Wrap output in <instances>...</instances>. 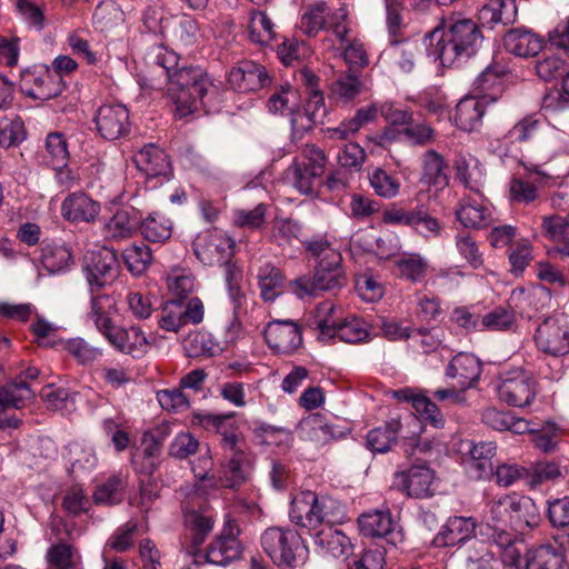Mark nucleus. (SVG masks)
Instances as JSON below:
<instances>
[{"mask_svg":"<svg viewBox=\"0 0 569 569\" xmlns=\"http://www.w3.org/2000/svg\"><path fill=\"white\" fill-rule=\"evenodd\" d=\"M497 393L509 406L523 408L530 406L537 396V381L523 369H513L500 376Z\"/></svg>","mask_w":569,"mask_h":569,"instance_id":"0eeeda50","label":"nucleus"},{"mask_svg":"<svg viewBox=\"0 0 569 569\" xmlns=\"http://www.w3.org/2000/svg\"><path fill=\"white\" fill-rule=\"evenodd\" d=\"M213 517L208 510H189L183 516V540L187 555L192 557L213 528Z\"/></svg>","mask_w":569,"mask_h":569,"instance_id":"f3484780","label":"nucleus"},{"mask_svg":"<svg viewBox=\"0 0 569 569\" xmlns=\"http://www.w3.org/2000/svg\"><path fill=\"white\" fill-rule=\"evenodd\" d=\"M48 569H82L79 549L71 542L59 540L46 552Z\"/></svg>","mask_w":569,"mask_h":569,"instance_id":"e433bc0d","label":"nucleus"},{"mask_svg":"<svg viewBox=\"0 0 569 569\" xmlns=\"http://www.w3.org/2000/svg\"><path fill=\"white\" fill-rule=\"evenodd\" d=\"M250 39L267 44L274 38V24L263 11H252L248 24Z\"/></svg>","mask_w":569,"mask_h":569,"instance_id":"4d7b16f0","label":"nucleus"},{"mask_svg":"<svg viewBox=\"0 0 569 569\" xmlns=\"http://www.w3.org/2000/svg\"><path fill=\"white\" fill-rule=\"evenodd\" d=\"M490 517L493 528H511L520 532L537 527L541 520L540 510L535 501L516 492L492 501Z\"/></svg>","mask_w":569,"mask_h":569,"instance_id":"f03ea898","label":"nucleus"},{"mask_svg":"<svg viewBox=\"0 0 569 569\" xmlns=\"http://www.w3.org/2000/svg\"><path fill=\"white\" fill-rule=\"evenodd\" d=\"M457 178L470 190L478 192L481 188V171L473 158L457 157L455 160Z\"/></svg>","mask_w":569,"mask_h":569,"instance_id":"13d9d810","label":"nucleus"},{"mask_svg":"<svg viewBox=\"0 0 569 569\" xmlns=\"http://www.w3.org/2000/svg\"><path fill=\"white\" fill-rule=\"evenodd\" d=\"M337 308L331 301H323L313 310L309 326L319 331V339H335V329L340 320L336 317Z\"/></svg>","mask_w":569,"mask_h":569,"instance_id":"79ce46f5","label":"nucleus"},{"mask_svg":"<svg viewBox=\"0 0 569 569\" xmlns=\"http://www.w3.org/2000/svg\"><path fill=\"white\" fill-rule=\"evenodd\" d=\"M240 555L241 549L238 540H228L219 536L206 552L198 550L191 558L196 565L209 562L217 566H227L238 559Z\"/></svg>","mask_w":569,"mask_h":569,"instance_id":"7c9ffc66","label":"nucleus"},{"mask_svg":"<svg viewBox=\"0 0 569 569\" xmlns=\"http://www.w3.org/2000/svg\"><path fill=\"white\" fill-rule=\"evenodd\" d=\"M476 530L472 518L452 517L433 538L432 543L437 548L453 547L470 539Z\"/></svg>","mask_w":569,"mask_h":569,"instance_id":"c85d7f7f","label":"nucleus"},{"mask_svg":"<svg viewBox=\"0 0 569 569\" xmlns=\"http://www.w3.org/2000/svg\"><path fill=\"white\" fill-rule=\"evenodd\" d=\"M380 108L376 103L360 108L350 119L342 121L338 127L327 130L328 137L331 139L345 140L357 133L365 126L377 119Z\"/></svg>","mask_w":569,"mask_h":569,"instance_id":"4c0bfd02","label":"nucleus"},{"mask_svg":"<svg viewBox=\"0 0 569 569\" xmlns=\"http://www.w3.org/2000/svg\"><path fill=\"white\" fill-rule=\"evenodd\" d=\"M417 51L418 44L416 42L403 41L400 43L398 40H391L390 47L386 50V54L401 71L410 72L415 67Z\"/></svg>","mask_w":569,"mask_h":569,"instance_id":"5fc2aeb1","label":"nucleus"},{"mask_svg":"<svg viewBox=\"0 0 569 569\" xmlns=\"http://www.w3.org/2000/svg\"><path fill=\"white\" fill-rule=\"evenodd\" d=\"M541 227L546 237L558 242L555 251L562 257H569V214L546 216Z\"/></svg>","mask_w":569,"mask_h":569,"instance_id":"a19ab883","label":"nucleus"},{"mask_svg":"<svg viewBox=\"0 0 569 569\" xmlns=\"http://www.w3.org/2000/svg\"><path fill=\"white\" fill-rule=\"evenodd\" d=\"M168 429V425H162L154 433H144L141 446L132 450L131 465L138 473L151 476L156 471L161 452V439Z\"/></svg>","mask_w":569,"mask_h":569,"instance_id":"dca6fc26","label":"nucleus"},{"mask_svg":"<svg viewBox=\"0 0 569 569\" xmlns=\"http://www.w3.org/2000/svg\"><path fill=\"white\" fill-rule=\"evenodd\" d=\"M458 451L461 465L470 479L486 480L491 478L492 458L497 453L496 442L463 440L459 443Z\"/></svg>","mask_w":569,"mask_h":569,"instance_id":"6e6552de","label":"nucleus"},{"mask_svg":"<svg viewBox=\"0 0 569 569\" xmlns=\"http://www.w3.org/2000/svg\"><path fill=\"white\" fill-rule=\"evenodd\" d=\"M141 233L150 242H164L173 231V223L164 216L150 214L144 221L141 220Z\"/></svg>","mask_w":569,"mask_h":569,"instance_id":"864d4df0","label":"nucleus"},{"mask_svg":"<svg viewBox=\"0 0 569 569\" xmlns=\"http://www.w3.org/2000/svg\"><path fill=\"white\" fill-rule=\"evenodd\" d=\"M21 89L36 100L47 101L58 97L63 86L48 68H40L38 71H27L22 74Z\"/></svg>","mask_w":569,"mask_h":569,"instance_id":"a211bd4d","label":"nucleus"},{"mask_svg":"<svg viewBox=\"0 0 569 569\" xmlns=\"http://www.w3.org/2000/svg\"><path fill=\"white\" fill-rule=\"evenodd\" d=\"M566 558L560 550L552 543L540 545L526 556V566L523 569H563Z\"/></svg>","mask_w":569,"mask_h":569,"instance_id":"ea45409f","label":"nucleus"},{"mask_svg":"<svg viewBox=\"0 0 569 569\" xmlns=\"http://www.w3.org/2000/svg\"><path fill=\"white\" fill-rule=\"evenodd\" d=\"M100 203L84 192L70 193L61 204L62 217L70 222H93L100 213Z\"/></svg>","mask_w":569,"mask_h":569,"instance_id":"bb28decb","label":"nucleus"},{"mask_svg":"<svg viewBox=\"0 0 569 569\" xmlns=\"http://www.w3.org/2000/svg\"><path fill=\"white\" fill-rule=\"evenodd\" d=\"M358 525L360 532L366 537L383 538L393 547L403 541L402 530L388 509L361 515Z\"/></svg>","mask_w":569,"mask_h":569,"instance_id":"ddd939ff","label":"nucleus"},{"mask_svg":"<svg viewBox=\"0 0 569 569\" xmlns=\"http://www.w3.org/2000/svg\"><path fill=\"white\" fill-rule=\"evenodd\" d=\"M541 122L531 117H525L519 120L502 139L490 142V150L500 158L508 156L509 143L518 141L526 142L531 140L539 131Z\"/></svg>","mask_w":569,"mask_h":569,"instance_id":"c756f323","label":"nucleus"},{"mask_svg":"<svg viewBox=\"0 0 569 569\" xmlns=\"http://www.w3.org/2000/svg\"><path fill=\"white\" fill-rule=\"evenodd\" d=\"M191 471L198 482L194 485L196 493L199 496H207L209 490L216 487L214 477H208V472L212 467V460L207 455H202L197 460L190 461Z\"/></svg>","mask_w":569,"mask_h":569,"instance_id":"680f3d73","label":"nucleus"},{"mask_svg":"<svg viewBox=\"0 0 569 569\" xmlns=\"http://www.w3.org/2000/svg\"><path fill=\"white\" fill-rule=\"evenodd\" d=\"M267 82L268 76L264 68L251 60L241 61L228 74L230 87L240 92L256 91Z\"/></svg>","mask_w":569,"mask_h":569,"instance_id":"4be33fe9","label":"nucleus"},{"mask_svg":"<svg viewBox=\"0 0 569 569\" xmlns=\"http://www.w3.org/2000/svg\"><path fill=\"white\" fill-rule=\"evenodd\" d=\"M400 429L401 422L398 419H391L385 426L373 428L367 435L368 449L380 453L389 451L396 443Z\"/></svg>","mask_w":569,"mask_h":569,"instance_id":"37998d69","label":"nucleus"},{"mask_svg":"<svg viewBox=\"0 0 569 569\" xmlns=\"http://www.w3.org/2000/svg\"><path fill=\"white\" fill-rule=\"evenodd\" d=\"M396 273L412 283L421 282L428 274L429 261L417 252H406L395 258Z\"/></svg>","mask_w":569,"mask_h":569,"instance_id":"58836bf2","label":"nucleus"},{"mask_svg":"<svg viewBox=\"0 0 569 569\" xmlns=\"http://www.w3.org/2000/svg\"><path fill=\"white\" fill-rule=\"evenodd\" d=\"M258 284L264 301H273L282 292L283 276L273 264L266 263L259 268Z\"/></svg>","mask_w":569,"mask_h":569,"instance_id":"49530a36","label":"nucleus"},{"mask_svg":"<svg viewBox=\"0 0 569 569\" xmlns=\"http://www.w3.org/2000/svg\"><path fill=\"white\" fill-rule=\"evenodd\" d=\"M526 178L513 177L509 182V198L512 202L530 204L538 198V187L558 183L557 176L546 171L541 164L526 163Z\"/></svg>","mask_w":569,"mask_h":569,"instance_id":"1a4fd4ad","label":"nucleus"},{"mask_svg":"<svg viewBox=\"0 0 569 569\" xmlns=\"http://www.w3.org/2000/svg\"><path fill=\"white\" fill-rule=\"evenodd\" d=\"M234 413L228 415H211L203 412H193L191 417V425L201 426L208 430H214L221 436V446L223 450L234 451L241 448V438L238 432L237 425L231 421Z\"/></svg>","mask_w":569,"mask_h":569,"instance_id":"2eb2a0df","label":"nucleus"},{"mask_svg":"<svg viewBox=\"0 0 569 569\" xmlns=\"http://www.w3.org/2000/svg\"><path fill=\"white\" fill-rule=\"evenodd\" d=\"M369 181L375 192L382 198L391 199L399 193V180L381 168L373 169L369 174Z\"/></svg>","mask_w":569,"mask_h":569,"instance_id":"e2e57ef3","label":"nucleus"},{"mask_svg":"<svg viewBox=\"0 0 569 569\" xmlns=\"http://www.w3.org/2000/svg\"><path fill=\"white\" fill-rule=\"evenodd\" d=\"M361 86L358 77L340 74L330 86L329 98L337 104H348L360 93Z\"/></svg>","mask_w":569,"mask_h":569,"instance_id":"de8ad7c7","label":"nucleus"},{"mask_svg":"<svg viewBox=\"0 0 569 569\" xmlns=\"http://www.w3.org/2000/svg\"><path fill=\"white\" fill-rule=\"evenodd\" d=\"M98 133L106 140H117L130 132V114L124 104L104 103L93 118Z\"/></svg>","mask_w":569,"mask_h":569,"instance_id":"f8f14e48","label":"nucleus"},{"mask_svg":"<svg viewBox=\"0 0 569 569\" xmlns=\"http://www.w3.org/2000/svg\"><path fill=\"white\" fill-rule=\"evenodd\" d=\"M122 259L128 271L134 277H140L150 267L152 253L147 244L133 243L123 250Z\"/></svg>","mask_w":569,"mask_h":569,"instance_id":"09e8293b","label":"nucleus"},{"mask_svg":"<svg viewBox=\"0 0 569 569\" xmlns=\"http://www.w3.org/2000/svg\"><path fill=\"white\" fill-rule=\"evenodd\" d=\"M264 340L276 353L291 355L302 345V332L292 320H271L263 331Z\"/></svg>","mask_w":569,"mask_h":569,"instance_id":"4468645a","label":"nucleus"},{"mask_svg":"<svg viewBox=\"0 0 569 569\" xmlns=\"http://www.w3.org/2000/svg\"><path fill=\"white\" fill-rule=\"evenodd\" d=\"M297 431L301 439L317 445L328 443L336 438L335 427L319 412L303 417L297 426Z\"/></svg>","mask_w":569,"mask_h":569,"instance_id":"473e14b6","label":"nucleus"},{"mask_svg":"<svg viewBox=\"0 0 569 569\" xmlns=\"http://www.w3.org/2000/svg\"><path fill=\"white\" fill-rule=\"evenodd\" d=\"M103 336L108 341L121 352L140 357L146 353L148 341L139 327H130L128 329L117 328L113 325L107 330Z\"/></svg>","mask_w":569,"mask_h":569,"instance_id":"cd10ccee","label":"nucleus"},{"mask_svg":"<svg viewBox=\"0 0 569 569\" xmlns=\"http://www.w3.org/2000/svg\"><path fill=\"white\" fill-rule=\"evenodd\" d=\"M518 14L516 0H488L479 10V20L483 26L493 28L513 23Z\"/></svg>","mask_w":569,"mask_h":569,"instance_id":"c9c22d12","label":"nucleus"},{"mask_svg":"<svg viewBox=\"0 0 569 569\" xmlns=\"http://www.w3.org/2000/svg\"><path fill=\"white\" fill-rule=\"evenodd\" d=\"M410 228L423 238L439 237L442 230L439 220L432 217L423 206L413 209Z\"/></svg>","mask_w":569,"mask_h":569,"instance_id":"052dcab7","label":"nucleus"},{"mask_svg":"<svg viewBox=\"0 0 569 569\" xmlns=\"http://www.w3.org/2000/svg\"><path fill=\"white\" fill-rule=\"evenodd\" d=\"M327 3L319 2L308 8L300 18L299 28L309 37L318 34L327 24Z\"/></svg>","mask_w":569,"mask_h":569,"instance_id":"bf43d9fd","label":"nucleus"},{"mask_svg":"<svg viewBox=\"0 0 569 569\" xmlns=\"http://www.w3.org/2000/svg\"><path fill=\"white\" fill-rule=\"evenodd\" d=\"M261 546L277 566L298 567L303 565L309 550L301 536L291 528L271 527L261 536Z\"/></svg>","mask_w":569,"mask_h":569,"instance_id":"7ed1b4c3","label":"nucleus"},{"mask_svg":"<svg viewBox=\"0 0 569 569\" xmlns=\"http://www.w3.org/2000/svg\"><path fill=\"white\" fill-rule=\"evenodd\" d=\"M319 174H312L305 164L292 161L284 171V179L292 184L302 194H311L313 192L315 180L320 178Z\"/></svg>","mask_w":569,"mask_h":569,"instance_id":"6e6d98bb","label":"nucleus"},{"mask_svg":"<svg viewBox=\"0 0 569 569\" xmlns=\"http://www.w3.org/2000/svg\"><path fill=\"white\" fill-rule=\"evenodd\" d=\"M543 44V38L526 27L512 28L503 37L506 51L520 58L537 56Z\"/></svg>","mask_w":569,"mask_h":569,"instance_id":"412c9836","label":"nucleus"},{"mask_svg":"<svg viewBox=\"0 0 569 569\" xmlns=\"http://www.w3.org/2000/svg\"><path fill=\"white\" fill-rule=\"evenodd\" d=\"M119 268L117 252L111 248L88 251L83 258V271L91 291L111 283L117 278Z\"/></svg>","mask_w":569,"mask_h":569,"instance_id":"9d476101","label":"nucleus"},{"mask_svg":"<svg viewBox=\"0 0 569 569\" xmlns=\"http://www.w3.org/2000/svg\"><path fill=\"white\" fill-rule=\"evenodd\" d=\"M535 343L541 352L562 357L569 353V316L555 313L545 318L536 329Z\"/></svg>","mask_w":569,"mask_h":569,"instance_id":"423d86ee","label":"nucleus"},{"mask_svg":"<svg viewBox=\"0 0 569 569\" xmlns=\"http://www.w3.org/2000/svg\"><path fill=\"white\" fill-rule=\"evenodd\" d=\"M345 284L341 263L330 266L329 261L318 262L315 276L302 277L295 281V292L299 298L317 296L321 291H331Z\"/></svg>","mask_w":569,"mask_h":569,"instance_id":"9b49d317","label":"nucleus"},{"mask_svg":"<svg viewBox=\"0 0 569 569\" xmlns=\"http://www.w3.org/2000/svg\"><path fill=\"white\" fill-rule=\"evenodd\" d=\"M138 168L148 177L174 178L173 167L164 150L153 144L143 147L134 158Z\"/></svg>","mask_w":569,"mask_h":569,"instance_id":"b1692460","label":"nucleus"},{"mask_svg":"<svg viewBox=\"0 0 569 569\" xmlns=\"http://www.w3.org/2000/svg\"><path fill=\"white\" fill-rule=\"evenodd\" d=\"M433 471L425 465H416L407 471L397 472L393 486L413 498H425L432 495Z\"/></svg>","mask_w":569,"mask_h":569,"instance_id":"6ab92c4d","label":"nucleus"},{"mask_svg":"<svg viewBox=\"0 0 569 569\" xmlns=\"http://www.w3.org/2000/svg\"><path fill=\"white\" fill-rule=\"evenodd\" d=\"M495 553L492 546L485 542L475 543L467 556L468 569H493L497 563Z\"/></svg>","mask_w":569,"mask_h":569,"instance_id":"774afa93","label":"nucleus"},{"mask_svg":"<svg viewBox=\"0 0 569 569\" xmlns=\"http://www.w3.org/2000/svg\"><path fill=\"white\" fill-rule=\"evenodd\" d=\"M457 219L466 228H482L491 220V209L479 194L463 197L456 209Z\"/></svg>","mask_w":569,"mask_h":569,"instance_id":"a878e982","label":"nucleus"},{"mask_svg":"<svg viewBox=\"0 0 569 569\" xmlns=\"http://www.w3.org/2000/svg\"><path fill=\"white\" fill-rule=\"evenodd\" d=\"M367 153L358 143H347L337 154V161L341 169L349 172H359L366 161Z\"/></svg>","mask_w":569,"mask_h":569,"instance_id":"338daca9","label":"nucleus"},{"mask_svg":"<svg viewBox=\"0 0 569 569\" xmlns=\"http://www.w3.org/2000/svg\"><path fill=\"white\" fill-rule=\"evenodd\" d=\"M493 546L500 553L501 562L512 569H521L520 562L526 546L521 540L508 532L505 528H493L491 535Z\"/></svg>","mask_w":569,"mask_h":569,"instance_id":"f704fd0d","label":"nucleus"},{"mask_svg":"<svg viewBox=\"0 0 569 569\" xmlns=\"http://www.w3.org/2000/svg\"><path fill=\"white\" fill-rule=\"evenodd\" d=\"M481 40V32L472 20L450 21L443 27L436 46V54L443 66H451L473 56L480 47Z\"/></svg>","mask_w":569,"mask_h":569,"instance_id":"f257e3e1","label":"nucleus"},{"mask_svg":"<svg viewBox=\"0 0 569 569\" xmlns=\"http://www.w3.org/2000/svg\"><path fill=\"white\" fill-rule=\"evenodd\" d=\"M340 505L327 496H318L307 490L297 493L291 500L290 519L297 526L317 529L322 523L339 519Z\"/></svg>","mask_w":569,"mask_h":569,"instance_id":"20e7f679","label":"nucleus"},{"mask_svg":"<svg viewBox=\"0 0 569 569\" xmlns=\"http://www.w3.org/2000/svg\"><path fill=\"white\" fill-rule=\"evenodd\" d=\"M516 322V315L512 309L498 307L482 316L480 325L482 330L503 331L511 329Z\"/></svg>","mask_w":569,"mask_h":569,"instance_id":"69168bd1","label":"nucleus"},{"mask_svg":"<svg viewBox=\"0 0 569 569\" xmlns=\"http://www.w3.org/2000/svg\"><path fill=\"white\" fill-rule=\"evenodd\" d=\"M481 375L479 359L466 352L456 355L446 368V377L455 381V386L467 390L472 388Z\"/></svg>","mask_w":569,"mask_h":569,"instance_id":"aec40b11","label":"nucleus"},{"mask_svg":"<svg viewBox=\"0 0 569 569\" xmlns=\"http://www.w3.org/2000/svg\"><path fill=\"white\" fill-rule=\"evenodd\" d=\"M228 460L222 465V472L226 478V487L233 488L240 485L246 478L244 451L242 449L229 451Z\"/></svg>","mask_w":569,"mask_h":569,"instance_id":"0e129e2a","label":"nucleus"},{"mask_svg":"<svg viewBox=\"0 0 569 569\" xmlns=\"http://www.w3.org/2000/svg\"><path fill=\"white\" fill-rule=\"evenodd\" d=\"M487 98L468 96L456 106L455 124L465 131L478 130L485 114Z\"/></svg>","mask_w":569,"mask_h":569,"instance_id":"2f4dec72","label":"nucleus"},{"mask_svg":"<svg viewBox=\"0 0 569 569\" xmlns=\"http://www.w3.org/2000/svg\"><path fill=\"white\" fill-rule=\"evenodd\" d=\"M219 349L210 332L193 331L183 340V350L190 358L213 356Z\"/></svg>","mask_w":569,"mask_h":569,"instance_id":"3c124183","label":"nucleus"},{"mask_svg":"<svg viewBox=\"0 0 569 569\" xmlns=\"http://www.w3.org/2000/svg\"><path fill=\"white\" fill-rule=\"evenodd\" d=\"M369 337V325L358 317L346 318L335 329V338L347 343L366 342Z\"/></svg>","mask_w":569,"mask_h":569,"instance_id":"8fccbe9b","label":"nucleus"},{"mask_svg":"<svg viewBox=\"0 0 569 569\" xmlns=\"http://www.w3.org/2000/svg\"><path fill=\"white\" fill-rule=\"evenodd\" d=\"M313 546L316 552L326 558H348L352 553L350 539L330 526L315 533Z\"/></svg>","mask_w":569,"mask_h":569,"instance_id":"5701e85b","label":"nucleus"},{"mask_svg":"<svg viewBox=\"0 0 569 569\" xmlns=\"http://www.w3.org/2000/svg\"><path fill=\"white\" fill-rule=\"evenodd\" d=\"M180 118L206 109L216 87L200 68H180ZM206 113L207 110H203Z\"/></svg>","mask_w":569,"mask_h":569,"instance_id":"39448f33","label":"nucleus"},{"mask_svg":"<svg viewBox=\"0 0 569 569\" xmlns=\"http://www.w3.org/2000/svg\"><path fill=\"white\" fill-rule=\"evenodd\" d=\"M421 181L442 188L448 184L447 167L443 158L435 150H428L422 159Z\"/></svg>","mask_w":569,"mask_h":569,"instance_id":"c03bdc74","label":"nucleus"},{"mask_svg":"<svg viewBox=\"0 0 569 569\" xmlns=\"http://www.w3.org/2000/svg\"><path fill=\"white\" fill-rule=\"evenodd\" d=\"M140 226L141 214L136 208H120L104 223L103 234L107 239L120 241L131 238Z\"/></svg>","mask_w":569,"mask_h":569,"instance_id":"393cba45","label":"nucleus"},{"mask_svg":"<svg viewBox=\"0 0 569 569\" xmlns=\"http://www.w3.org/2000/svg\"><path fill=\"white\" fill-rule=\"evenodd\" d=\"M124 479L119 475H113L104 482L99 485L94 492L93 499L98 505H117L124 498Z\"/></svg>","mask_w":569,"mask_h":569,"instance_id":"603ef678","label":"nucleus"},{"mask_svg":"<svg viewBox=\"0 0 569 569\" xmlns=\"http://www.w3.org/2000/svg\"><path fill=\"white\" fill-rule=\"evenodd\" d=\"M393 397L400 401L410 402L423 421L429 422L436 428L443 427L445 419L442 413L428 397L416 393L415 390L410 388L393 391Z\"/></svg>","mask_w":569,"mask_h":569,"instance_id":"72a5a7b5","label":"nucleus"},{"mask_svg":"<svg viewBox=\"0 0 569 569\" xmlns=\"http://www.w3.org/2000/svg\"><path fill=\"white\" fill-rule=\"evenodd\" d=\"M41 263L50 273H58L67 270L72 263L70 250L62 244L44 243L41 247Z\"/></svg>","mask_w":569,"mask_h":569,"instance_id":"a18cd8bd","label":"nucleus"}]
</instances>
